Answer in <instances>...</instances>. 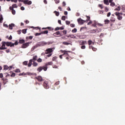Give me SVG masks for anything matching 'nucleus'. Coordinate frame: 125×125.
<instances>
[{"mask_svg":"<svg viewBox=\"0 0 125 125\" xmlns=\"http://www.w3.org/2000/svg\"><path fill=\"white\" fill-rule=\"evenodd\" d=\"M21 2H23L24 4H28V5H31L32 4V1H29V0H21Z\"/></svg>","mask_w":125,"mask_h":125,"instance_id":"obj_1","label":"nucleus"},{"mask_svg":"<svg viewBox=\"0 0 125 125\" xmlns=\"http://www.w3.org/2000/svg\"><path fill=\"white\" fill-rule=\"evenodd\" d=\"M5 43H6V42H2V45L0 47V50H4V49H7V48L5 47Z\"/></svg>","mask_w":125,"mask_h":125,"instance_id":"obj_2","label":"nucleus"},{"mask_svg":"<svg viewBox=\"0 0 125 125\" xmlns=\"http://www.w3.org/2000/svg\"><path fill=\"white\" fill-rule=\"evenodd\" d=\"M115 15L117 17V19H118V20H122L123 19V17L120 15L119 12H115Z\"/></svg>","mask_w":125,"mask_h":125,"instance_id":"obj_3","label":"nucleus"},{"mask_svg":"<svg viewBox=\"0 0 125 125\" xmlns=\"http://www.w3.org/2000/svg\"><path fill=\"white\" fill-rule=\"evenodd\" d=\"M77 21L78 22V24H80V25H83L85 21L81 19V18L78 19Z\"/></svg>","mask_w":125,"mask_h":125,"instance_id":"obj_4","label":"nucleus"},{"mask_svg":"<svg viewBox=\"0 0 125 125\" xmlns=\"http://www.w3.org/2000/svg\"><path fill=\"white\" fill-rule=\"evenodd\" d=\"M53 36L56 37H57V36H59V37H62V34L60 33V31H57L56 33H54L53 34Z\"/></svg>","mask_w":125,"mask_h":125,"instance_id":"obj_5","label":"nucleus"},{"mask_svg":"<svg viewBox=\"0 0 125 125\" xmlns=\"http://www.w3.org/2000/svg\"><path fill=\"white\" fill-rule=\"evenodd\" d=\"M30 42H27L26 43H24L22 45V48H26V47H28V46L29 44H30Z\"/></svg>","mask_w":125,"mask_h":125,"instance_id":"obj_6","label":"nucleus"},{"mask_svg":"<svg viewBox=\"0 0 125 125\" xmlns=\"http://www.w3.org/2000/svg\"><path fill=\"white\" fill-rule=\"evenodd\" d=\"M53 51V48H48L45 51V54H48V53H51Z\"/></svg>","mask_w":125,"mask_h":125,"instance_id":"obj_7","label":"nucleus"},{"mask_svg":"<svg viewBox=\"0 0 125 125\" xmlns=\"http://www.w3.org/2000/svg\"><path fill=\"white\" fill-rule=\"evenodd\" d=\"M5 44L7 45V46H10V47L14 46V44H13L12 42H6Z\"/></svg>","mask_w":125,"mask_h":125,"instance_id":"obj_8","label":"nucleus"},{"mask_svg":"<svg viewBox=\"0 0 125 125\" xmlns=\"http://www.w3.org/2000/svg\"><path fill=\"white\" fill-rule=\"evenodd\" d=\"M35 79L38 80L39 82H42V76H39L38 77H35Z\"/></svg>","mask_w":125,"mask_h":125,"instance_id":"obj_9","label":"nucleus"},{"mask_svg":"<svg viewBox=\"0 0 125 125\" xmlns=\"http://www.w3.org/2000/svg\"><path fill=\"white\" fill-rule=\"evenodd\" d=\"M93 23L92 24V27H95V28H97V26H96V25H97V21H94Z\"/></svg>","mask_w":125,"mask_h":125,"instance_id":"obj_10","label":"nucleus"},{"mask_svg":"<svg viewBox=\"0 0 125 125\" xmlns=\"http://www.w3.org/2000/svg\"><path fill=\"white\" fill-rule=\"evenodd\" d=\"M43 86H44V88H46V89H47V88H49V86L47 84V82H44Z\"/></svg>","mask_w":125,"mask_h":125,"instance_id":"obj_11","label":"nucleus"},{"mask_svg":"<svg viewBox=\"0 0 125 125\" xmlns=\"http://www.w3.org/2000/svg\"><path fill=\"white\" fill-rule=\"evenodd\" d=\"M14 26H15V24H14V23H11V24H9V29L10 30H12V29H13V27H14Z\"/></svg>","mask_w":125,"mask_h":125,"instance_id":"obj_12","label":"nucleus"},{"mask_svg":"<svg viewBox=\"0 0 125 125\" xmlns=\"http://www.w3.org/2000/svg\"><path fill=\"white\" fill-rule=\"evenodd\" d=\"M42 70H43V67L42 66H40L39 67L38 69H37V71L38 72H42Z\"/></svg>","mask_w":125,"mask_h":125,"instance_id":"obj_13","label":"nucleus"},{"mask_svg":"<svg viewBox=\"0 0 125 125\" xmlns=\"http://www.w3.org/2000/svg\"><path fill=\"white\" fill-rule=\"evenodd\" d=\"M92 32H96V33H100V32H101V29H100L99 30H98V29H93L92 30Z\"/></svg>","mask_w":125,"mask_h":125,"instance_id":"obj_14","label":"nucleus"},{"mask_svg":"<svg viewBox=\"0 0 125 125\" xmlns=\"http://www.w3.org/2000/svg\"><path fill=\"white\" fill-rule=\"evenodd\" d=\"M33 62V60H30L28 64V67H31L32 66V62Z\"/></svg>","mask_w":125,"mask_h":125,"instance_id":"obj_15","label":"nucleus"},{"mask_svg":"<svg viewBox=\"0 0 125 125\" xmlns=\"http://www.w3.org/2000/svg\"><path fill=\"white\" fill-rule=\"evenodd\" d=\"M104 4L109 5V0H104Z\"/></svg>","mask_w":125,"mask_h":125,"instance_id":"obj_16","label":"nucleus"},{"mask_svg":"<svg viewBox=\"0 0 125 125\" xmlns=\"http://www.w3.org/2000/svg\"><path fill=\"white\" fill-rule=\"evenodd\" d=\"M25 42V40L22 39V40H20L19 42V43H24Z\"/></svg>","mask_w":125,"mask_h":125,"instance_id":"obj_17","label":"nucleus"},{"mask_svg":"<svg viewBox=\"0 0 125 125\" xmlns=\"http://www.w3.org/2000/svg\"><path fill=\"white\" fill-rule=\"evenodd\" d=\"M46 44H47V42L44 41L41 42V45L44 46L46 45Z\"/></svg>","mask_w":125,"mask_h":125,"instance_id":"obj_18","label":"nucleus"},{"mask_svg":"<svg viewBox=\"0 0 125 125\" xmlns=\"http://www.w3.org/2000/svg\"><path fill=\"white\" fill-rule=\"evenodd\" d=\"M54 13H55V15H56V16H59V14H60V13H59V12H57V11H55L54 12Z\"/></svg>","mask_w":125,"mask_h":125,"instance_id":"obj_19","label":"nucleus"},{"mask_svg":"<svg viewBox=\"0 0 125 125\" xmlns=\"http://www.w3.org/2000/svg\"><path fill=\"white\" fill-rule=\"evenodd\" d=\"M8 69H9V67H8V66L4 65V70H8Z\"/></svg>","mask_w":125,"mask_h":125,"instance_id":"obj_20","label":"nucleus"},{"mask_svg":"<svg viewBox=\"0 0 125 125\" xmlns=\"http://www.w3.org/2000/svg\"><path fill=\"white\" fill-rule=\"evenodd\" d=\"M62 44H64L65 45H69V44H71V43H69V42H62Z\"/></svg>","mask_w":125,"mask_h":125,"instance_id":"obj_21","label":"nucleus"},{"mask_svg":"<svg viewBox=\"0 0 125 125\" xmlns=\"http://www.w3.org/2000/svg\"><path fill=\"white\" fill-rule=\"evenodd\" d=\"M110 21L111 22H115V21H116V20L115 19V18L111 17L110 18Z\"/></svg>","mask_w":125,"mask_h":125,"instance_id":"obj_22","label":"nucleus"},{"mask_svg":"<svg viewBox=\"0 0 125 125\" xmlns=\"http://www.w3.org/2000/svg\"><path fill=\"white\" fill-rule=\"evenodd\" d=\"M37 58H38V56H33V59L32 60V61L34 60V61H36L37 60Z\"/></svg>","mask_w":125,"mask_h":125,"instance_id":"obj_23","label":"nucleus"},{"mask_svg":"<svg viewBox=\"0 0 125 125\" xmlns=\"http://www.w3.org/2000/svg\"><path fill=\"white\" fill-rule=\"evenodd\" d=\"M42 34H48V31L46 30V31H42Z\"/></svg>","mask_w":125,"mask_h":125,"instance_id":"obj_24","label":"nucleus"},{"mask_svg":"<svg viewBox=\"0 0 125 125\" xmlns=\"http://www.w3.org/2000/svg\"><path fill=\"white\" fill-rule=\"evenodd\" d=\"M47 29L50 30V31H53L54 30V29L51 27H47Z\"/></svg>","mask_w":125,"mask_h":125,"instance_id":"obj_25","label":"nucleus"},{"mask_svg":"<svg viewBox=\"0 0 125 125\" xmlns=\"http://www.w3.org/2000/svg\"><path fill=\"white\" fill-rule=\"evenodd\" d=\"M32 65H33L34 67H37V66H38V63L36 62H34Z\"/></svg>","mask_w":125,"mask_h":125,"instance_id":"obj_26","label":"nucleus"},{"mask_svg":"<svg viewBox=\"0 0 125 125\" xmlns=\"http://www.w3.org/2000/svg\"><path fill=\"white\" fill-rule=\"evenodd\" d=\"M69 36L71 39H76V36H75V35H70Z\"/></svg>","mask_w":125,"mask_h":125,"instance_id":"obj_27","label":"nucleus"},{"mask_svg":"<svg viewBox=\"0 0 125 125\" xmlns=\"http://www.w3.org/2000/svg\"><path fill=\"white\" fill-rule=\"evenodd\" d=\"M12 13L13 15H15V14L16 13V11L14 9L12 10Z\"/></svg>","mask_w":125,"mask_h":125,"instance_id":"obj_28","label":"nucleus"},{"mask_svg":"<svg viewBox=\"0 0 125 125\" xmlns=\"http://www.w3.org/2000/svg\"><path fill=\"white\" fill-rule=\"evenodd\" d=\"M114 10H117V11H120L121 10V8L120 6H118L117 8L115 9Z\"/></svg>","mask_w":125,"mask_h":125,"instance_id":"obj_29","label":"nucleus"},{"mask_svg":"<svg viewBox=\"0 0 125 125\" xmlns=\"http://www.w3.org/2000/svg\"><path fill=\"white\" fill-rule=\"evenodd\" d=\"M12 6L13 8H17V7H18V6L16 5V4H13Z\"/></svg>","mask_w":125,"mask_h":125,"instance_id":"obj_30","label":"nucleus"},{"mask_svg":"<svg viewBox=\"0 0 125 125\" xmlns=\"http://www.w3.org/2000/svg\"><path fill=\"white\" fill-rule=\"evenodd\" d=\"M22 33H23V34H26V33H27V29H23L22 30Z\"/></svg>","mask_w":125,"mask_h":125,"instance_id":"obj_31","label":"nucleus"},{"mask_svg":"<svg viewBox=\"0 0 125 125\" xmlns=\"http://www.w3.org/2000/svg\"><path fill=\"white\" fill-rule=\"evenodd\" d=\"M105 22V24H109V22H110V21L108 20H105L104 21Z\"/></svg>","mask_w":125,"mask_h":125,"instance_id":"obj_32","label":"nucleus"},{"mask_svg":"<svg viewBox=\"0 0 125 125\" xmlns=\"http://www.w3.org/2000/svg\"><path fill=\"white\" fill-rule=\"evenodd\" d=\"M62 20L63 21H65L66 20V16H63L62 17Z\"/></svg>","mask_w":125,"mask_h":125,"instance_id":"obj_33","label":"nucleus"},{"mask_svg":"<svg viewBox=\"0 0 125 125\" xmlns=\"http://www.w3.org/2000/svg\"><path fill=\"white\" fill-rule=\"evenodd\" d=\"M77 28H74L72 30V33H77Z\"/></svg>","mask_w":125,"mask_h":125,"instance_id":"obj_34","label":"nucleus"},{"mask_svg":"<svg viewBox=\"0 0 125 125\" xmlns=\"http://www.w3.org/2000/svg\"><path fill=\"white\" fill-rule=\"evenodd\" d=\"M25 75H28V76H31L33 75V73L31 72H27L26 73H25Z\"/></svg>","mask_w":125,"mask_h":125,"instance_id":"obj_35","label":"nucleus"},{"mask_svg":"<svg viewBox=\"0 0 125 125\" xmlns=\"http://www.w3.org/2000/svg\"><path fill=\"white\" fill-rule=\"evenodd\" d=\"M23 65H25V66H27L28 65V62L27 61H24L23 62Z\"/></svg>","mask_w":125,"mask_h":125,"instance_id":"obj_36","label":"nucleus"},{"mask_svg":"<svg viewBox=\"0 0 125 125\" xmlns=\"http://www.w3.org/2000/svg\"><path fill=\"white\" fill-rule=\"evenodd\" d=\"M110 5L111 6H115V2H110Z\"/></svg>","mask_w":125,"mask_h":125,"instance_id":"obj_37","label":"nucleus"},{"mask_svg":"<svg viewBox=\"0 0 125 125\" xmlns=\"http://www.w3.org/2000/svg\"><path fill=\"white\" fill-rule=\"evenodd\" d=\"M42 32L41 33H36L35 34V36L37 37V36H41V35H42Z\"/></svg>","mask_w":125,"mask_h":125,"instance_id":"obj_38","label":"nucleus"},{"mask_svg":"<svg viewBox=\"0 0 125 125\" xmlns=\"http://www.w3.org/2000/svg\"><path fill=\"white\" fill-rule=\"evenodd\" d=\"M42 62V60L41 58H39L37 60V62Z\"/></svg>","mask_w":125,"mask_h":125,"instance_id":"obj_39","label":"nucleus"},{"mask_svg":"<svg viewBox=\"0 0 125 125\" xmlns=\"http://www.w3.org/2000/svg\"><path fill=\"white\" fill-rule=\"evenodd\" d=\"M19 76H26V73L23 72L22 73L19 74Z\"/></svg>","mask_w":125,"mask_h":125,"instance_id":"obj_40","label":"nucleus"},{"mask_svg":"<svg viewBox=\"0 0 125 125\" xmlns=\"http://www.w3.org/2000/svg\"><path fill=\"white\" fill-rule=\"evenodd\" d=\"M65 23L66 25H70V23H71V22L69 21H66Z\"/></svg>","mask_w":125,"mask_h":125,"instance_id":"obj_41","label":"nucleus"},{"mask_svg":"<svg viewBox=\"0 0 125 125\" xmlns=\"http://www.w3.org/2000/svg\"><path fill=\"white\" fill-rule=\"evenodd\" d=\"M21 71H20V69H17L16 70H15V72L16 73H20Z\"/></svg>","mask_w":125,"mask_h":125,"instance_id":"obj_42","label":"nucleus"},{"mask_svg":"<svg viewBox=\"0 0 125 125\" xmlns=\"http://www.w3.org/2000/svg\"><path fill=\"white\" fill-rule=\"evenodd\" d=\"M122 10L123 11V12H125V5L122 6Z\"/></svg>","mask_w":125,"mask_h":125,"instance_id":"obj_43","label":"nucleus"},{"mask_svg":"<svg viewBox=\"0 0 125 125\" xmlns=\"http://www.w3.org/2000/svg\"><path fill=\"white\" fill-rule=\"evenodd\" d=\"M88 43L89 45H90V44H91V43H92V41H91V40H89L88 41Z\"/></svg>","mask_w":125,"mask_h":125,"instance_id":"obj_44","label":"nucleus"},{"mask_svg":"<svg viewBox=\"0 0 125 125\" xmlns=\"http://www.w3.org/2000/svg\"><path fill=\"white\" fill-rule=\"evenodd\" d=\"M43 70H44V71H46L47 70V67L43 66Z\"/></svg>","mask_w":125,"mask_h":125,"instance_id":"obj_45","label":"nucleus"},{"mask_svg":"<svg viewBox=\"0 0 125 125\" xmlns=\"http://www.w3.org/2000/svg\"><path fill=\"white\" fill-rule=\"evenodd\" d=\"M52 43H53V42H47V44H48V45H49L50 44H52Z\"/></svg>","mask_w":125,"mask_h":125,"instance_id":"obj_46","label":"nucleus"},{"mask_svg":"<svg viewBox=\"0 0 125 125\" xmlns=\"http://www.w3.org/2000/svg\"><path fill=\"white\" fill-rule=\"evenodd\" d=\"M52 43H53V42H47V44H48V45H49L50 44H52Z\"/></svg>","mask_w":125,"mask_h":125,"instance_id":"obj_47","label":"nucleus"},{"mask_svg":"<svg viewBox=\"0 0 125 125\" xmlns=\"http://www.w3.org/2000/svg\"><path fill=\"white\" fill-rule=\"evenodd\" d=\"M16 74L14 73H12V74L10 75V77H15Z\"/></svg>","mask_w":125,"mask_h":125,"instance_id":"obj_48","label":"nucleus"},{"mask_svg":"<svg viewBox=\"0 0 125 125\" xmlns=\"http://www.w3.org/2000/svg\"><path fill=\"white\" fill-rule=\"evenodd\" d=\"M87 21H90V17L86 16Z\"/></svg>","mask_w":125,"mask_h":125,"instance_id":"obj_49","label":"nucleus"},{"mask_svg":"<svg viewBox=\"0 0 125 125\" xmlns=\"http://www.w3.org/2000/svg\"><path fill=\"white\" fill-rule=\"evenodd\" d=\"M60 30V27H57L55 29V31H59Z\"/></svg>","mask_w":125,"mask_h":125,"instance_id":"obj_50","label":"nucleus"},{"mask_svg":"<svg viewBox=\"0 0 125 125\" xmlns=\"http://www.w3.org/2000/svg\"><path fill=\"white\" fill-rule=\"evenodd\" d=\"M14 45H17L18 44V41H16L15 43H13Z\"/></svg>","mask_w":125,"mask_h":125,"instance_id":"obj_51","label":"nucleus"},{"mask_svg":"<svg viewBox=\"0 0 125 125\" xmlns=\"http://www.w3.org/2000/svg\"><path fill=\"white\" fill-rule=\"evenodd\" d=\"M93 22V21H92L90 20V21L87 23V25H90Z\"/></svg>","mask_w":125,"mask_h":125,"instance_id":"obj_52","label":"nucleus"},{"mask_svg":"<svg viewBox=\"0 0 125 125\" xmlns=\"http://www.w3.org/2000/svg\"><path fill=\"white\" fill-rule=\"evenodd\" d=\"M81 48L82 49H85V45H82Z\"/></svg>","mask_w":125,"mask_h":125,"instance_id":"obj_53","label":"nucleus"},{"mask_svg":"<svg viewBox=\"0 0 125 125\" xmlns=\"http://www.w3.org/2000/svg\"><path fill=\"white\" fill-rule=\"evenodd\" d=\"M3 26L5 28H8V25L7 24H3Z\"/></svg>","mask_w":125,"mask_h":125,"instance_id":"obj_54","label":"nucleus"},{"mask_svg":"<svg viewBox=\"0 0 125 125\" xmlns=\"http://www.w3.org/2000/svg\"><path fill=\"white\" fill-rule=\"evenodd\" d=\"M63 34H64V35H66L67 34V31L66 30H63L62 31Z\"/></svg>","mask_w":125,"mask_h":125,"instance_id":"obj_55","label":"nucleus"},{"mask_svg":"<svg viewBox=\"0 0 125 125\" xmlns=\"http://www.w3.org/2000/svg\"><path fill=\"white\" fill-rule=\"evenodd\" d=\"M98 26H101V27H102V26H103V24H101V23H99L98 22H97V24Z\"/></svg>","mask_w":125,"mask_h":125,"instance_id":"obj_56","label":"nucleus"},{"mask_svg":"<svg viewBox=\"0 0 125 125\" xmlns=\"http://www.w3.org/2000/svg\"><path fill=\"white\" fill-rule=\"evenodd\" d=\"M70 26H71V27H72V28H74V27H75V24L71 23L70 24Z\"/></svg>","mask_w":125,"mask_h":125,"instance_id":"obj_57","label":"nucleus"},{"mask_svg":"<svg viewBox=\"0 0 125 125\" xmlns=\"http://www.w3.org/2000/svg\"><path fill=\"white\" fill-rule=\"evenodd\" d=\"M8 40H9V41H11V40H12V36L10 35L9 38H8Z\"/></svg>","mask_w":125,"mask_h":125,"instance_id":"obj_58","label":"nucleus"},{"mask_svg":"<svg viewBox=\"0 0 125 125\" xmlns=\"http://www.w3.org/2000/svg\"><path fill=\"white\" fill-rule=\"evenodd\" d=\"M56 58H57V57H54L52 59L53 61H55L56 60Z\"/></svg>","mask_w":125,"mask_h":125,"instance_id":"obj_59","label":"nucleus"},{"mask_svg":"<svg viewBox=\"0 0 125 125\" xmlns=\"http://www.w3.org/2000/svg\"><path fill=\"white\" fill-rule=\"evenodd\" d=\"M12 2H15V3H16V2H17V0H11Z\"/></svg>","mask_w":125,"mask_h":125,"instance_id":"obj_60","label":"nucleus"},{"mask_svg":"<svg viewBox=\"0 0 125 125\" xmlns=\"http://www.w3.org/2000/svg\"><path fill=\"white\" fill-rule=\"evenodd\" d=\"M47 65H52V62H48L47 63Z\"/></svg>","mask_w":125,"mask_h":125,"instance_id":"obj_61","label":"nucleus"},{"mask_svg":"<svg viewBox=\"0 0 125 125\" xmlns=\"http://www.w3.org/2000/svg\"><path fill=\"white\" fill-rule=\"evenodd\" d=\"M62 5L63 6H66V2H65V1L62 2Z\"/></svg>","mask_w":125,"mask_h":125,"instance_id":"obj_62","label":"nucleus"},{"mask_svg":"<svg viewBox=\"0 0 125 125\" xmlns=\"http://www.w3.org/2000/svg\"><path fill=\"white\" fill-rule=\"evenodd\" d=\"M9 9H10V10H13V9H14L13 8V6H12V7L10 6Z\"/></svg>","mask_w":125,"mask_h":125,"instance_id":"obj_63","label":"nucleus"},{"mask_svg":"<svg viewBox=\"0 0 125 125\" xmlns=\"http://www.w3.org/2000/svg\"><path fill=\"white\" fill-rule=\"evenodd\" d=\"M55 2H56V3H59V2H60V0H55Z\"/></svg>","mask_w":125,"mask_h":125,"instance_id":"obj_64","label":"nucleus"}]
</instances>
